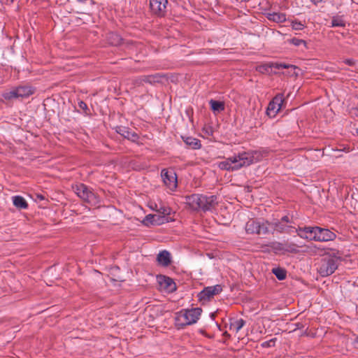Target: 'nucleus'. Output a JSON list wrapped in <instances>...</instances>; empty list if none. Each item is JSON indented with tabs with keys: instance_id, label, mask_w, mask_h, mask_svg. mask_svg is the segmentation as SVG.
I'll list each match as a JSON object with an SVG mask.
<instances>
[{
	"instance_id": "obj_10",
	"label": "nucleus",
	"mask_w": 358,
	"mask_h": 358,
	"mask_svg": "<svg viewBox=\"0 0 358 358\" xmlns=\"http://www.w3.org/2000/svg\"><path fill=\"white\" fill-rule=\"evenodd\" d=\"M33 90L31 87L27 86H21L4 92L3 94V96L6 99H11L13 98L20 97L23 98L30 96L33 94Z\"/></svg>"
},
{
	"instance_id": "obj_25",
	"label": "nucleus",
	"mask_w": 358,
	"mask_h": 358,
	"mask_svg": "<svg viewBox=\"0 0 358 358\" xmlns=\"http://www.w3.org/2000/svg\"><path fill=\"white\" fill-rule=\"evenodd\" d=\"M117 132L120 133L124 138H130V131L125 127H120L117 130Z\"/></svg>"
},
{
	"instance_id": "obj_12",
	"label": "nucleus",
	"mask_w": 358,
	"mask_h": 358,
	"mask_svg": "<svg viewBox=\"0 0 358 358\" xmlns=\"http://www.w3.org/2000/svg\"><path fill=\"white\" fill-rule=\"evenodd\" d=\"M158 282L160 289L163 292L171 293L176 290V285L173 280L166 276H159L158 278Z\"/></svg>"
},
{
	"instance_id": "obj_32",
	"label": "nucleus",
	"mask_w": 358,
	"mask_h": 358,
	"mask_svg": "<svg viewBox=\"0 0 358 358\" xmlns=\"http://www.w3.org/2000/svg\"><path fill=\"white\" fill-rule=\"evenodd\" d=\"M130 136H131V138L129 139L131 140L132 141H135L138 138L137 135L135 133L131 132V131H130Z\"/></svg>"
},
{
	"instance_id": "obj_36",
	"label": "nucleus",
	"mask_w": 358,
	"mask_h": 358,
	"mask_svg": "<svg viewBox=\"0 0 358 358\" xmlns=\"http://www.w3.org/2000/svg\"><path fill=\"white\" fill-rule=\"evenodd\" d=\"M357 342H358V336H357Z\"/></svg>"
},
{
	"instance_id": "obj_24",
	"label": "nucleus",
	"mask_w": 358,
	"mask_h": 358,
	"mask_svg": "<svg viewBox=\"0 0 358 358\" xmlns=\"http://www.w3.org/2000/svg\"><path fill=\"white\" fill-rule=\"evenodd\" d=\"M157 211L159 214L167 217V215H170L171 210L169 207L162 206Z\"/></svg>"
},
{
	"instance_id": "obj_9",
	"label": "nucleus",
	"mask_w": 358,
	"mask_h": 358,
	"mask_svg": "<svg viewBox=\"0 0 358 358\" xmlns=\"http://www.w3.org/2000/svg\"><path fill=\"white\" fill-rule=\"evenodd\" d=\"M289 220L287 216H284L282 217L280 221L275 222H268V227L271 229V231H278V232H286V233H292L295 231L293 227L289 224Z\"/></svg>"
},
{
	"instance_id": "obj_16",
	"label": "nucleus",
	"mask_w": 358,
	"mask_h": 358,
	"mask_svg": "<svg viewBox=\"0 0 358 358\" xmlns=\"http://www.w3.org/2000/svg\"><path fill=\"white\" fill-rule=\"evenodd\" d=\"M157 259L159 264L166 266L171 262V254L166 250L162 251L158 254Z\"/></svg>"
},
{
	"instance_id": "obj_2",
	"label": "nucleus",
	"mask_w": 358,
	"mask_h": 358,
	"mask_svg": "<svg viewBox=\"0 0 358 358\" xmlns=\"http://www.w3.org/2000/svg\"><path fill=\"white\" fill-rule=\"evenodd\" d=\"M296 231L301 238L315 241H329L334 240L336 237L334 232L319 227L299 228Z\"/></svg>"
},
{
	"instance_id": "obj_4",
	"label": "nucleus",
	"mask_w": 358,
	"mask_h": 358,
	"mask_svg": "<svg viewBox=\"0 0 358 358\" xmlns=\"http://www.w3.org/2000/svg\"><path fill=\"white\" fill-rule=\"evenodd\" d=\"M201 313L202 310L200 308L181 310L176 313V326L180 329L196 323L201 317Z\"/></svg>"
},
{
	"instance_id": "obj_21",
	"label": "nucleus",
	"mask_w": 358,
	"mask_h": 358,
	"mask_svg": "<svg viewBox=\"0 0 358 358\" xmlns=\"http://www.w3.org/2000/svg\"><path fill=\"white\" fill-rule=\"evenodd\" d=\"M269 66H270V69H273V68H275V69H290L291 71H294L296 67L294 65H290V64H283V63H269Z\"/></svg>"
},
{
	"instance_id": "obj_13",
	"label": "nucleus",
	"mask_w": 358,
	"mask_h": 358,
	"mask_svg": "<svg viewBox=\"0 0 358 358\" xmlns=\"http://www.w3.org/2000/svg\"><path fill=\"white\" fill-rule=\"evenodd\" d=\"M169 222V217L159 213L149 214L145 216L143 222L146 225H161Z\"/></svg>"
},
{
	"instance_id": "obj_14",
	"label": "nucleus",
	"mask_w": 358,
	"mask_h": 358,
	"mask_svg": "<svg viewBox=\"0 0 358 358\" xmlns=\"http://www.w3.org/2000/svg\"><path fill=\"white\" fill-rule=\"evenodd\" d=\"M222 291V287L219 285L208 287L203 289L199 294V298L200 301H207L209 300L214 295L219 294Z\"/></svg>"
},
{
	"instance_id": "obj_27",
	"label": "nucleus",
	"mask_w": 358,
	"mask_h": 358,
	"mask_svg": "<svg viewBox=\"0 0 358 358\" xmlns=\"http://www.w3.org/2000/svg\"><path fill=\"white\" fill-rule=\"evenodd\" d=\"M292 28L294 30H302L304 28V25L300 22L293 21L292 22Z\"/></svg>"
},
{
	"instance_id": "obj_7",
	"label": "nucleus",
	"mask_w": 358,
	"mask_h": 358,
	"mask_svg": "<svg viewBox=\"0 0 358 358\" xmlns=\"http://www.w3.org/2000/svg\"><path fill=\"white\" fill-rule=\"evenodd\" d=\"M268 224V221L250 220L246 223L245 231L248 234H267L271 231Z\"/></svg>"
},
{
	"instance_id": "obj_17",
	"label": "nucleus",
	"mask_w": 358,
	"mask_h": 358,
	"mask_svg": "<svg viewBox=\"0 0 358 358\" xmlns=\"http://www.w3.org/2000/svg\"><path fill=\"white\" fill-rule=\"evenodd\" d=\"M187 145L192 149H199L201 147L200 141L192 136L182 137Z\"/></svg>"
},
{
	"instance_id": "obj_28",
	"label": "nucleus",
	"mask_w": 358,
	"mask_h": 358,
	"mask_svg": "<svg viewBox=\"0 0 358 358\" xmlns=\"http://www.w3.org/2000/svg\"><path fill=\"white\" fill-rule=\"evenodd\" d=\"M332 27H343L345 26L344 22L339 18H334L331 21Z\"/></svg>"
},
{
	"instance_id": "obj_15",
	"label": "nucleus",
	"mask_w": 358,
	"mask_h": 358,
	"mask_svg": "<svg viewBox=\"0 0 358 358\" xmlns=\"http://www.w3.org/2000/svg\"><path fill=\"white\" fill-rule=\"evenodd\" d=\"M167 0H150V6L153 13L162 15L165 12Z\"/></svg>"
},
{
	"instance_id": "obj_18",
	"label": "nucleus",
	"mask_w": 358,
	"mask_h": 358,
	"mask_svg": "<svg viewBox=\"0 0 358 358\" xmlns=\"http://www.w3.org/2000/svg\"><path fill=\"white\" fill-rule=\"evenodd\" d=\"M267 18L275 22H283L286 20V15L282 13H269L267 14Z\"/></svg>"
},
{
	"instance_id": "obj_3",
	"label": "nucleus",
	"mask_w": 358,
	"mask_h": 358,
	"mask_svg": "<svg viewBox=\"0 0 358 358\" xmlns=\"http://www.w3.org/2000/svg\"><path fill=\"white\" fill-rule=\"evenodd\" d=\"M185 203L193 210H212L217 204V196L192 194L185 198Z\"/></svg>"
},
{
	"instance_id": "obj_33",
	"label": "nucleus",
	"mask_w": 358,
	"mask_h": 358,
	"mask_svg": "<svg viewBox=\"0 0 358 358\" xmlns=\"http://www.w3.org/2000/svg\"><path fill=\"white\" fill-rule=\"evenodd\" d=\"M344 62L346 64L350 65V66H352L354 64V61L352 59H346Z\"/></svg>"
},
{
	"instance_id": "obj_22",
	"label": "nucleus",
	"mask_w": 358,
	"mask_h": 358,
	"mask_svg": "<svg viewBox=\"0 0 358 358\" xmlns=\"http://www.w3.org/2000/svg\"><path fill=\"white\" fill-rule=\"evenodd\" d=\"M244 324L245 321L243 319H238L231 324V329H233L236 332H238Z\"/></svg>"
},
{
	"instance_id": "obj_1",
	"label": "nucleus",
	"mask_w": 358,
	"mask_h": 358,
	"mask_svg": "<svg viewBox=\"0 0 358 358\" xmlns=\"http://www.w3.org/2000/svg\"><path fill=\"white\" fill-rule=\"evenodd\" d=\"M260 159L261 155L257 151L244 152L221 162L219 164V167L225 170H238L243 166L256 163Z\"/></svg>"
},
{
	"instance_id": "obj_23",
	"label": "nucleus",
	"mask_w": 358,
	"mask_h": 358,
	"mask_svg": "<svg viewBox=\"0 0 358 358\" xmlns=\"http://www.w3.org/2000/svg\"><path fill=\"white\" fill-rule=\"evenodd\" d=\"M273 273L275 274V275L279 280H283L285 278V276H286L285 273L282 269H280V268L273 269Z\"/></svg>"
},
{
	"instance_id": "obj_31",
	"label": "nucleus",
	"mask_w": 358,
	"mask_h": 358,
	"mask_svg": "<svg viewBox=\"0 0 358 358\" xmlns=\"http://www.w3.org/2000/svg\"><path fill=\"white\" fill-rule=\"evenodd\" d=\"M78 106L80 109L83 110H87V104L83 101H80L78 102Z\"/></svg>"
},
{
	"instance_id": "obj_11",
	"label": "nucleus",
	"mask_w": 358,
	"mask_h": 358,
	"mask_svg": "<svg viewBox=\"0 0 358 358\" xmlns=\"http://www.w3.org/2000/svg\"><path fill=\"white\" fill-rule=\"evenodd\" d=\"M283 95L282 94L276 95L269 103L266 113L271 117H274L279 112L283 103Z\"/></svg>"
},
{
	"instance_id": "obj_5",
	"label": "nucleus",
	"mask_w": 358,
	"mask_h": 358,
	"mask_svg": "<svg viewBox=\"0 0 358 358\" xmlns=\"http://www.w3.org/2000/svg\"><path fill=\"white\" fill-rule=\"evenodd\" d=\"M339 257L337 256H328L324 257L317 268L322 276H328L334 273L338 266Z\"/></svg>"
},
{
	"instance_id": "obj_29",
	"label": "nucleus",
	"mask_w": 358,
	"mask_h": 358,
	"mask_svg": "<svg viewBox=\"0 0 358 358\" xmlns=\"http://www.w3.org/2000/svg\"><path fill=\"white\" fill-rule=\"evenodd\" d=\"M270 69L269 63L261 65L258 67V71L261 73H268Z\"/></svg>"
},
{
	"instance_id": "obj_6",
	"label": "nucleus",
	"mask_w": 358,
	"mask_h": 358,
	"mask_svg": "<svg viewBox=\"0 0 358 358\" xmlns=\"http://www.w3.org/2000/svg\"><path fill=\"white\" fill-rule=\"evenodd\" d=\"M76 194L83 201L91 205H96L99 202L98 196L84 184H78L73 187Z\"/></svg>"
},
{
	"instance_id": "obj_19",
	"label": "nucleus",
	"mask_w": 358,
	"mask_h": 358,
	"mask_svg": "<svg viewBox=\"0 0 358 358\" xmlns=\"http://www.w3.org/2000/svg\"><path fill=\"white\" fill-rule=\"evenodd\" d=\"M210 108L214 113H219L224 110V103L222 101L210 100Z\"/></svg>"
},
{
	"instance_id": "obj_30",
	"label": "nucleus",
	"mask_w": 358,
	"mask_h": 358,
	"mask_svg": "<svg viewBox=\"0 0 358 358\" xmlns=\"http://www.w3.org/2000/svg\"><path fill=\"white\" fill-rule=\"evenodd\" d=\"M113 36L115 37V38L113 41H110V43L114 45H119L121 40L120 38L117 35H114Z\"/></svg>"
},
{
	"instance_id": "obj_26",
	"label": "nucleus",
	"mask_w": 358,
	"mask_h": 358,
	"mask_svg": "<svg viewBox=\"0 0 358 358\" xmlns=\"http://www.w3.org/2000/svg\"><path fill=\"white\" fill-rule=\"evenodd\" d=\"M289 42L296 46H299L301 45H303L305 46L306 45V43L305 41H303L302 39L296 38L291 39L289 41Z\"/></svg>"
},
{
	"instance_id": "obj_20",
	"label": "nucleus",
	"mask_w": 358,
	"mask_h": 358,
	"mask_svg": "<svg viewBox=\"0 0 358 358\" xmlns=\"http://www.w3.org/2000/svg\"><path fill=\"white\" fill-rule=\"evenodd\" d=\"M13 201L15 206L19 208H27V203L25 199L20 196H15L13 197Z\"/></svg>"
},
{
	"instance_id": "obj_35",
	"label": "nucleus",
	"mask_w": 358,
	"mask_h": 358,
	"mask_svg": "<svg viewBox=\"0 0 358 358\" xmlns=\"http://www.w3.org/2000/svg\"><path fill=\"white\" fill-rule=\"evenodd\" d=\"M288 250V251H290V252H296V249H294V248H290V249H289V250Z\"/></svg>"
},
{
	"instance_id": "obj_34",
	"label": "nucleus",
	"mask_w": 358,
	"mask_h": 358,
	"mask_svg": "<svg viewBox=\"0 0 358 358\" xmlns=\"http://www.w3.org/2000/svg\"><path fill=\"white\" fill-rule=\"evenodd\" d=\"M313 3H314L315 4H317L320 2H321L322 0H310Z\"/></svg>"
},
{
	"instance_id": "obj_8",
	"label": "nucleus",
	"mask_w": 358,
	"mask_h": 358,
	"mask_svg": "<svg viewBox=\"0 0 358 358\" xmlns=\"http://www.w3.org/2000/svg\"><path fill=\"white\" fill-rule=\"evenodd\" d=\"M161 176L167 189L171 192L175 191L178 186L177 176L175 171L173 169H163Z\"/></svg>"
}]
</instances>
